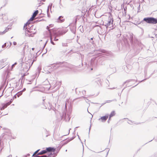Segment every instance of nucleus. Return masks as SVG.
Masks as SVG:
<instances>
[{
    "label": "nucleus",
    "mask_w": 157,
    "mask_h": 157,
    "mask_svg": "<svg viewBox=\"0 0 157 157\" xmlns=\"http://www.w3.org/2000/svg\"><path fill=\"white\" fill-rule=\"evenodd\" d=\"M144 20L149 24H155L157 23V19L153 17H147L144 18Z\"/></svg>",
    "instance_id": "1"
},
{
    "label": "nucleus",
    "mask_w": 157,
    "mask_h": 157,
    "mask_svg": "<svg viewBox=\"0 0 157 157\" xmlns=\"http://www.w3.org/2000/svg\"><path fill=\"white\" fill-rule=\"evenodd\" d=\"M29 24L27 25V26L25 27L24 25V29L25 30V31H28L29 33H31L32 34L35 33H36L35 27L33 25H32L30 27V28L28 29L27 26L28 25L29 27Z\"/></svg>",
    "instance_id": "2"
},
{
    "label": "nucleus",
    "mask_w": 157,
    "mask_h": 157,
    "mask_svg": "<svg viewBox=\"0 0 157 157\" xmlns=\"http://www.w3.org/2000/svg\"><path fill=\"white\" fill-rule=\"evenodd\" d=\"M39 11L38 10H36L33 13L32 17L29 20L28 22L25 24V27L27 25L30 24V22L33 21L35 17L37 16L39 13Z\"/></svg>",
    "instance_id": "3"
},
{
    "label": "nucleus",
    "mask_w": 157,
    "mask_h": 157,
    "mask_svg": "<svg viewBox=\"0 0 157 157\" xmlns=\"http://www.w3.org/2000/svg\"><path fill=\"white\" fill-rule=\"evenodd\" d=\"M112 19L110 17H106L104 21V23L106 26L110 25L111 23Z\"/></svg>",
    "instance_id": "4"
},
{
    "label": "nucleus",
    "mask_w": 157,
    "mask_h": 157,
    "mask_svg": "<svg viewBox=\"0 0 157 157\" xmlns=\"http://www.w3.org/2000/svg\"><path fill=\"white\" fill-rule=\"evenodd\" d=\"M56 150V149L54 147H48L46 148V149L45 150H44L41 151L42 153L43 154H44L47 152H54Z\"/></svg>",
    "instance_id": "5"
},
{
    "label": "nucleus",
    "mask_w": 157,
    "mask_h": 157,
    "mask_svg": "<svg viewBox=\"0 0 157 157\" xmlns=\"http://www.w3.org/2000/svg\"><path fill=\"white\" fill-rule=\"evenodd\" d=\"M108 115H107L105 116L101 117L99 119V120H101L102 122L105 121L108 118Z\"/></svg>",
    "instance_id": "6"
},
{
    "label": "nucleus",
    "mask_w": 157,
    "mask_h": 157,
    "mask_svg": "<svg viewBox=\"0 0 157 157\" xmlns=\"http://www.w3.org/2000/svg\"><path fill=\"white\" fill-rule=\"evenodd\" d=\"M115 114V112L114 111H113L111 112L110 114L109 115V119L110 120L112 117L114 116Z\"/></svg>",
    "instance_id": "7"
},
{
    "label": "nucleus",
    "mask_w": 157,
    "mask_h": 157,
    "mask_svg": "<svg viewBox=\"0 0 157 157\" xmlns=\"http://www.w3.org/2000/svg\"><path fill=\"white\" fill-rule=\"evenodd\" d=\"M10 30V28H9L8 27H6L5 29L2 33L3 34L5 33H6L7 32Z\"/></svg>",
    "instance_id": "8"
},
{
    "label": "nucleus",
    "mask_w": 157,
    "mask_h": 157,
    "mask_svg": "<svg viewBox=\"0 0 157 157\" xmlns=\"http://www.w3.org/2000/svg\"><path fill=\"white\" fill-rule=\"evenodd\" d=\"M59 19L60 21V22H62L64 21V19L63 18V17L60 16L59 17Z\"/></svg>",
    "instance_id": "9"
},
{
    "label": "nucleus",
    "mask_w": 157,
    "mask_h": 157,
    "mask_svg": "<svg viewBox=\"0 0 157 157\" xmlns=\"http://www.w3.org/2000/svg\"><path fill=\"white\" fill-rule=\"evenodd\" d=\"M13 99H11L9 102H8V103H6V104H5L7 106H8V105H10L11 104V103L12 102V101H13Z\"/></svg>",
    "instance_id": "10"
},
{
    "label": "nucleus",
    "mask_w": 157,
    "mask_h": 157,
    "mask_svg": "<svg viewBox=\"0 0 157 157\" xmlns=\"http://www.w3.org/2000/svg\"><path fill=\"white\" fill-rule=\"evenodd\" d=\"M7 106L6 105V104H3V106L1 108V110H4L5 108H6Z\"/></svg>",
    "instance_id": "11"
},
{
    "label": "nucleus",
    "mask_w": 157,
    "mask_h": 157,
    "mask_svg": "<svg viewBox=\"0 0 157 157\" xmlns=\"http://www.w3.org/2000/svg\"><path fill=\"white\" fill-rule=\"evenodd\" d=\"M47 157H55V156L53 154L51 153L48 155Z\"/></svg>",
    "instance_id": "12"
},
{
    "label": "nucleus",
    "mask_w": 157,
    "mask_h": 157,
    "mask_svg": "<svg viewBox=\"0 0 157 157\" xmlns=\"http://www.w3.org/2000/svg\"><path fill=\"white\" fill-rule=\"evenodd\" d=\"M22 92L21 91L18 92L16 94L17 95V97H19L20 96L22 95Z\"/></svg>",
    "instance_id": "13"
},
{
    "label": "nucleus",
    "mask_w": 157,
    "mask_h": 157,
    "mask_svg": "<svg viewBox=\"0 0 157 157\" xmlns=\"http://www.w3.org/2000/svg\"><path fill=\"white\" fill-rule=\"evenodd\" d=\"M40 150V149H39V150H37L34 153V154H33V156H34L35 155H36L37 154V153H38V152Z\"/></svg>",
    "instance_id": "14"
},
{
    "label": "nucleus",
    "mask_w": 157,
    "mask_h": 157,
    "mask_svg": "<svg viewBox=\"0 0 157 157\" xmlns=\"http://www.w3.org/2000/svg\"><path fill=\"white\" fill-rule=\"evenodd\" d=\"M50 40H51V43L53 45H54L55 44L54 43V42H53V41L52 40V37H51Z\"/></svg>",
    "instance_id": "15"
},
{
    "label": "nucleus",
    "mask_w": 157,
    "mask_h": 157,
    "mask_svg": "<svg viewBox=\"0 0 157 157\" xmlns=\"http://www.w3.org/2000/svg\"><path fill=\"white\" fill-rule=\"evenodd\" d=\"M12 24L11 25H9L7 26V27H8L9 28H10V29L11 30L12 29Z\"/></svg>",
    "instance_id": "16"
},
{
    "label": "nucleus",
    "mask_w": 157,
    "mask_h": 157,
    "mask_svg": "<svg viewBox=\"0 0 157 157\" xmlns=\"http://www.w3.org/2000/svg\"><path fill=\"white\" fill-rule=\"evenodd\" d=\"M42 154H43L42 153V152L41 151L40 152L38 153L37 154V155H41Z\"/></svg>",
    "instance_id": "17"
},
{
    "label": "nucleus",
    "mask_w": 157,
    "mask_h": 157,
    "mask_svg": "<svg viewBox=\"0 0 157 157\" xmlns=\"http://www.w3.org/2000/svg\"><path fill=\"white\" fill-rule=\"evenodd\" d=\"M6 43L4 44L2 46V48H4V47L5 46H6Z\"/></svg>",
    "instance_id": "18"
},
{
    "label": "nucleus",
    "mask_w": 157,
    "mask_h": 157,
    "mask_svg": "<svg viewBox=\"0 0 157 157\" xmlns=\"http://www.w3.org/2000/svg\"><path fill=\"white\" fill-rule=\"evenodd\" d=\"M17 95L16 94L15 95H14L13 97V98L16 99L17 98Z\"/></svg>",
    "instance_id": "19"
},
{
    "label": "nucleus",
    "mask_w": 157,
    "mask_h": 157,
    "mask_svg": "<svg viewBox=\"0 0 157 157\" xmlns=\"http://www.w3.org/2000/svg\"><path fill=\"white\" fill-rule=\"evenodd\" d=\"M54 40L55 41H57L58 40V39H56V38L55 37L54 39Z\"/></svg>",
    "instance_id": "20"
},
{
    "label": "nucleus",
    "mask_w": 157,
    "mask_h": 157,
    "mask_svg": "<svg viewBox=\"0 0 157 157\" xmlns=\"http://www.w3.org/2000/svg\"><path fill=\"white\" fill-rule=\"evenodd\" d=\"M14 65L13 64L12 66V69L13 68V67H14Z\"/></svg>",
    "instance_id": "21"
},
{
    "label": "nucleus",
    "mask_w": 157,
    "mask_h": 157,
    "mask_svg": "<svg viewBox=\"0 0 157 157\" xmlns=\"http://www.w3.org/2000/svg\"><path fill=\"white\" fill-rule=\"evenodd\" d=\"M17 63H15L13 64L15 65L17 64Z\"/></svg>",
    "instance_id": "22"
},
{
    "label": "nucleus",
    "mask_w": 157,
    "mask_h": 157,
    "mask_svg": "<svg viewBox=\"0 0 157 157\" xmlns=\"http://www.w3.org/2000/svg\"><path fill=\"white\" fill-rule=\"evenodd\" d=\"M32 49L33 50H34V48H32Z\"/></svg>",
    "instance_id": "23"
}]
</instances>
